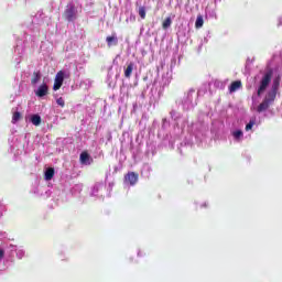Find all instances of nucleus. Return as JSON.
Here are the masks:
<instances>
[{"label":"nucleus","instance_id":"7","mask_svg":"<svg viewBox=\"0 0 282 282\" xmlns=\"http://www.w3.org/2000/svg\"><path fill=\"white\" fill-rule=\"evenodd\" d=\"M124 180L128 181L130 185H135V183L139 181V174L137 172H128V174L124 176Z\"/></svg>","mask_w":282,"mask_h":282},{"label":"nucleus","instance_id":"1","mask_svg":"<svg viewBox=\"0 0 282 282\" xmlns=\"http://www.w3.org/2000/svg\"><path fill=\"white\" fill-rule=\"evenodd\" d=\"M273 102H275L274 100V90H273V85L270 89V91H268L262 100V102L259 105L257 111L258 113H262L263 111H267L269 109V107H271V105H273Z\"/></svg>","mask_w":282,"mask_h":282},{"label":"nucleus","instance_id":"3","mask_svg":"<svg viewBox=\"0 0 282 282\" xmlns=\"http://www.w3.org/2000/svg\"><path fill=\"white\" fill-rule=\"evenodd\" d=\"M65 80V72H63L62 69L59 72H57V74L55 75V80H54V85H53V89L54 91H58V89H61L63 83Z\"/></svg>","mask_w":282,"mask_h":282},{"label":"nucleus","instance_id":"8","mask_svg":"<svg viewBox=\"0 0 282 282\" xmlns=\"http://www.w3.org/2000/svg\"><path fill=\"white\" fill-rule=\"evenodd\" d=\"M280 85H281V76L278 75V76H275V78H273V82H272L273 98H274V100H275V98L278 96V91L280 89Z\"/></svg>","mask_w":282,"mask_h":282},{"label":"nucleus","instance_id":"22","mask_svg":"<svg viewBox=\"0 0 282 282\" xmlns=\"http://www.w3.org/2000/svg\"><path fill=\"white\" fill-rule=\"evenodd\" d=\"M4 251H3V249H0V259H2V257H4Z\"/></svg>","mask_w":282,"mask_h":282},{"label":"nucleus","instance_id":"16","mask_svg":"<svg viewBox=\"0 0 282 282\" xmlns=\"http://www.w3.org/2000/svg\"><path fill=\"white\" fill-rule=\"evenodd\" d=\"M203 25H204V18H203V15H197V19L195 21V26L196 28H203Z\"/></svg>","mask_w":282,"mask_h":282},{"label":"nucleus","instance_id":"14","mask_svg":"<svg viewBox=\"0 0 282 282\" xmlns=\"http://www.w3.org/2000/svg\"><path fill=\"white\" fill-rule=\"evenodd\" d=\"M132 72H133V63H129V65L124 69L126 78H131Z\"/></svg>","mask_w":282,"mask_h":282},{"label":"nucleus","instance_id":"9","mask_svg":"<svg viewBox=\"0 0 282 282\" xmlns=\"http://www.w3.org/2000/svg\"><path fill=\"white\" fill-rule=\"evenodd\" d=\"M242 83L241 80H234L229 86L230 94L238 91V89H241Z\"/></svg>","mask_w":282,"mask_h":282},{"label":"nucleus","instance_id":"6","mask_svg":"<svg viewBox=\"0 0 282 282\" xmlns=\"http://www.w3.org/2000/svg\"><path fill=\"white\" fill-rule=\"evenodd\" d=\"M47 94L48 85H46V83L40 85V87H37V90L35 91V96H37L39 98H43L44 96H47Z\"/></svg>","mask_w":282,"mask_h":282},{"label":"nucleus","instance_id":"10","mask_svg":"<svg viewBox=\"0 0 282 282\" xmlns=\"http://www.w3.org/2000/svg\"><path fill=\"white\" fill-rule=\"evenodd\" d=\"M42 74L41 72H33V77L31 78V85H36L39 80H41Z\"/></svg>","mask_w":282,"mask_h":282},{"label":"nucleus","instance_id":"20","mask_svg":"<svg viewBox=\"0 0 282 282\" xmlns=\"http://www.w3.org/2000/svg\"><path fill=\"white\" fill-rule=\"evenodd\" d=\"M56 102H57V105H59V107H62V108H64L65 107V100H64V98H57V100H56Z\"/></svg>","mask_w":282,"mask_h":282},{"label":"nucleus","instance_id":"15","mask_svg":"<svg viewBox=\"0 0 282 282\" xmlns=\"http://www.w3.org/2000/svg\"><path fill=\"white\" fill-rule=\"evenodd\" d=\"M22 116L20 113V111H15L12 116V123L17 124V122H19L21 120Z\"/></svg>","mask_w":282,"mask_h":282},{"label":"nucleus","instance_id":"12","mask_svg":"<svg viewBox=\"0 0 282 282\" xmlns=\"http://www.w3.org/2000/svg\"><path fill=\"white\" fill-rule=\"evenodd\" d=\"M31 122L32 124H34L35 127H40L41 122H42V118L39 115H34L31 117Z\"/></svg>","mask_w":282,"mask_h":282},{"label":"nucleus","instance_id":"13","mask_svg":"<svg viewBox=\"0 0 282 282\" xmlns=\"http://www.w3.org/2000/svg\"><path fill=\"white\" fill-rule=\"evenodd\" d=\"M54 174H55L54 167H47V170H46V172H45V178H46V181H52Z\"/></svg>","mask_w":282,"mask_h":282},{"label":"nucleus","instance_id":"17","mask_svg":"<svg viewBox=\"0 0 282 282\" xmlns=\"http://www.w3.org/2000/svg\"><path fill=\"white\" fill-rule=\"evenodd\" d=\"M172 24V19L171 18H166L164 19V21L162 22L163 29L166 30L167 28H170V25Z\"/></svg>","mask_w":282,"mask_h":282},{"label":"nucleus","instance_id":"4","mask_svg":"<svg viewBox=\"0 0 282 282\" xmlns=\"http://www.w3.org/2000/svg\"><path fill=\"white\" fill-rule=\"evenodd\" d=\"M64 18L67 21H74L75 19H77V12H76V7H74V4H72L70 7H67L64 11Z\"/></svg>","mask_w":282,"mask_h":282},{"label":"nucleus","instance_id":"21","mask_svg":"<svg viewBox=\"0 0 282 282\" xmlns=\"http://www.w3.org/2000/svg\"><path fill=\"white\" fill-rule=\"evenodd\" d=\"M252 127H254V121H250L247 126H246V131H251Z\"/></svg>","mask_w":282,"mask_h":282},{"label":"nucleus","instance_id":"5","mask_svg":"<svg viewBox=\"0 0 282 282\" xmlns=\"http://www.w3.org/2000/svg\"><path fill=\"white\" fill-rule=\"evenodd\" d=\"M79 161L83 164H90V163H93L94 159H93V156H90V154H89V152H87V150H83V152H80Z\"/></svg>","mask_w":282,"mask_h":282},{"label":"nucleus","instance_id":"19","mask_svg":"<svg viewBox=\"0 0 282 282\" xmlns=\"http://www.w3.org/2000/svg\"><path fill=\"white\" fill-rule=\"evenodd\" d=\"M242 135H243L242 130H235V131H234V138H235L236 140H240V138H242Z\"/></svg>","mask_w":282,"mask_h":282},{"label":"nucleus","instance_id":"2","mask_svg":"<svg viewBox=\"0 0 282 282\" xmlns=\"http://www.w3.org/2000/svg\"><path fill=\"white\" fill-rule=\"evenodd\" d=\"M273 74H274L273 69H268L263 74V76L260 80V85L258 87V91H257L258 96H262V94H264L265 89H268V87L272 80Z\"/></svg>","mask_w":282,"mask_h":282},{"label":"nucleus","instance_id":"18","mask_svg":"<svg viewBox=\"0 0 282 282\" xmlns=\"http://www.w3.org/2000/svg\"><path fill=\"white\" fill-rule=\"evenodd\" d=\"M139 14H140L141 19H145V17H147L145 7H139Z\"/></svg>","mask_w":282,"mask_h":282},{"label":"nucleus","instance_id":"11","mask_svg":"<svg viewBox=\"0 0 282 282\" xmlns=\"http://www.w3.org/2000/svg\"><path fill=\"white\" fill-rule=\"evenodd\" d=\"M106 40H107V44L109 46H111L112 43H113V45H118V37L116 36V34H112L111 36H107Z\"/></svg>","mask_w":282,"mask_h":282}]
</instances>
